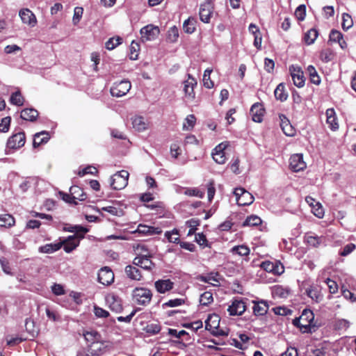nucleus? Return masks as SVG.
<instances>
[{"instance_id":"26","label":"nucleus","mask_w":356,"mask_h":356,"mask_svg":"<svg viewBox=\"0 0 356 356\" xmlns=\"http://www.w3.org/2000/svg\"><path fill=\"white\" fill-rule=\"evenodd\" d=\"M327 124L332 130H337L339 128L335 111L333 108H328L326 111Z\"/></svg>"},{"instance_id":"41","label":"nucleus","mask_w":356,"mask_h":356,"mask_svg":"<svg viewBox=\"0 0 356 356\" xmlns=\"http://www.w3.org/2000/svg\"><path fill=\"white\" fill-rule=\"evenodd\" d=\"M178 38L179 30L175 26H174L168 30L167 40L170 42H175L177 40Z\"/></svg>"},{"instance_id":"11","label":"nucleus","mask_w":356,"mask_h":356,"mask_svg":"<svg viewBox=\"0 0 356 356\" xmlns=\"http://www.w3.org/2000/svg\"><path fill=\"white\" fill-rule=\"evenodd\" d=\"M25 134L24 132H19L10 136L7 142V147L10 149H18L24 146L25 143Z\"/></svg>"},{"instance_id":"30","label":"nucleus","mask_w":356,"mask_h":356,"mask_svg":"<svg viewBox=\"0 0 356 356\" xmlns=\"http://www.w3.org/2000/svg\"><path fill=\"white\" fill-rule=\"evenodd\" d=\"M230 252L232 254H237L241 257H248L250 254V248L245 245L234 246L231 250Z\"/></svg>"},{"instance_id":"12","label":"nucleus","mask_w":356,"mask_h":356,"mask_svg":"<svg viewBox=\"0 0 356 356\" xmlns=\"http://www.w3.org/2000/svg\"><path fill=\"white\" fill-rule=\"evenodd\" d=\"M213 5L211 1L208 0L200 5V18L204 23H209L213 13Z\"/></svg>"},{"instance_id":"29","label":"nucleus","mask_w":356,"mask_h":356,"mask_svg":"<svg viewBox=\"0 0 356 356\" xmlns=\"http://www.w3.org/2000/svg\"><path fill=\"white\" fill-rule=\"evenodd\" d=\"M125 273L128 277L134 280H140L142 277L140 270L133 266H126Z\"/></svg>"},{"instance_id":"1","label":"nucleus","mask_w":356,"mask_h":356,"mask_svg":"<svg viewBox=\"0 0 356 356\" xmlns=\"http://www.w3.org/2000/svg\"><path fill=\"white\" fill-rule=\"evenodd\" d=\"M83 336L87 342L85 353L79 352L76 356H102L114 349L113 343L104 340L97 331H88Z\"/></svg>"},{"instance_id":"39","label":"nucleus","mask_w":356,"mask_h":356,"mask_svg":"<svg viewBox=\"0 0 356 356\" xmlns=\"http://www.w3.org/2000/svg\"><path fill=\"white\" fill-rule=\"evenodd\" d=\"M212 72V70L207 69L204 72L203 74V85L207 88L211 89L213 87V82L210 79V75Z\"/></svg>"},{"instance_id":"62","label":"nucleus","mask_w":356,"mask_h":356,"mask_svg":"<svg viewBox=\"0 0 356 356\" xmlns=\"http://www.w3.org/2000/svg\"><path fill=\"white\" fill-rule=\"evenodd\" d=\"M212 157L218 164H224L226 161L225 153H212Z\"/></svg>"},{"instance_id":"3","label":"nucleus","mask_w":356,"mask_h":356,"mask_svg":"<svg viewBox=\"0 0 356 356\" xmlns=\"http://www.w3.org/2000/svg\"><path fill=\"white\" fill-rule=\"evenodd\" d=\"M151 290L145 287H136L132 291V298L135 302L139 305H148L152 298Z\"/></svg>"},{"instance_id":"7","label":"nucleus","mask_w":356,"mask_h":356,"mask_svg":"<svg viewBox=\"0 0 356 356\" xmlns=\"http://www.w3.org/2000/svg\"><path fill=\"white\" fill-rule=\"evenodd\" d=\"M131 87V83L129 81L123 80L116 82L111 88V94L113 97H121L129 91Z\"/></svg>"},{"instance_id":"28","label":"nucleus","mask_w":356,"mask_h":356,"mask_svg":"<svg viewBox=\"0 0 356 356\" xmlns=\"http://www.w3.org/2000/svg\"><path fill=\"white\" fill-rule=\"evenodd\" d=\"M20 117L24 120L33 122L38 117V112L34 108H25L21 111Z\"/></svg>"},{"instance_id":"47","label":"nucleus","mask_w":356,"mask_h":356,"mask_svg":"<svg viewBox=\"0 0 356 356\" xmlns=\"http://www.w3.org/2000/svg\"><path fill=\"white\" fill-rule=\"evenodd\" d=\"M70 232H74L77 234V238H83L84 234L88 232V229L81 225H74L72 229H69Z\"/></svg>"},{"instance_id":"36","label":"nucleus","mask_w":356,"mask_h":356,"mask_svg":"<svg viewBox=\"0 0 356 356\" xmlns=\"http://www.w3.org/2000/svg\"><path fill=\"white\" fill-rule=\"evenodd\" d=\"M184 193L187 196L197 197L199 198H202L204 195V192L197 188H185Z\"/></svg>"},{"instance_id":"58","label":"nucleus","mask_w":356,"mask_h":356,"mask_svg":"<svg viewBox=\"0 0 356 356\" xmlns=\"http://www.w3.org/2000/svg\"><path fill=\"white\" fill-rule=\"evenodd\" d=\"M11 118L10 117H6L1 120L0 123V131L7 132L9 129Z\"/></svg>"},{"instance_id":"33","label":"nucleus","mask_w":356,"mask_h":356,"mask_svg":"<svg viewBox=\"0 0 356 356\" xmlns=\"http://www.w3.org/2000/svg\"><path fill=\"white\" fill-rule=\"evenodd\" d=\"M70 193L73 199L83 201L86 198V194L83 193V190L77 186H73L70 188Z\"/></svg>"},{"instance_id":"27","label":"nucleus","mask_w":356,"mask_h":356,"mask_svg":"<svg viewBox=\"0 0 356 356\" xmlns=\"http://www.w3.org/2000/svg\"><path fill=\"white\" fill-rule=\"evenodd\" d=\"M49 138V134L47 131H42L41 132L36 133L34 135L33 145L34 147H38L41 144L47 143Z\"/></svg>"},{"instance_id":"52","label":"nucleus","mask_w":356,"mask_h":356,"mask_svg":"<svg viewBox=\"0 0 356 356\" xmlns=\"http://www.w3.org/2000/svg\"><path fill=\"white\" fill-rule=\"evenodd\" d=\"M295 15L299 21L305 19L306 15V7L305 5H300L295 11Z\"/></svg>"},{"instance_id":"53","label":"nucleus","mask_w":356,"mask_h":356,"mask_svg":"<svg viewBox=\"0 0 356 356\" xmlns=\"http://www.w3.org/2000/svg\"><path fill=\"white\" fill-rule=\"evenodd\" d=\"M139 50V44L133 41L130 45V59L136 60L138 58V51Z\"/></svg>"},{"instance_id":"34","label":"nucleus","mask_w":356,"mask_h":356,"mask_svg":"<svg viewBox=\"0 0 356 356\" xmlns=\"http://www.w3.org/2000/svg\"><path fill=\"white\" fill-rule=\"evenodd\" d=\"M274 95L277 100L284 102L286 100L288 97V93L284 90V86L283 83H280L275 90Z\"/></svg>"},{"instance_id":"19","label":"nucleus","mask_w":356,"mask_h":356,"mask_svg":"<svg viewBox=\"0 0 356 356\" xmlns=\"http://www.w3.org/2000/svg\"><path fill=\"white\" fill-rule=\"evenodd\" d=\"M245 302L242 300L236 299L232 302V305L229 306L227 310L232 316H240L245 311Z\"/></svg>"},{"instance_id":"49","label":"nucleus","mask_w":356,"mask_h":356,"mask_svg":"<svg viewBox=\"0 0 356 356\" xmlns=\"http://www.w3.org/2000/svg\"><path fill=\"white\" fill-rule=\"evenodd\" d=\"M325 211L321 203L316 202L313 204V215L318 218H322L324 216Z\"/></svg>"},{"instance_id":"17","label":"nucleus","mask_w":356,"mask_h":356,"mask_svg":"<svg viewBox=\"0 0 356 356\" xmlns=\"http://www.w3.org/2000/svg\"><path fill=\"white\" fill-rule=\"evenodd\" d=\"M134 264L145 270H152L154 266L153 262L149 259V254L138 255L134 258Z\"/></svg>"},{"instance_id":"6","label":"nucleus","mask_w":356,"mask_h":356,"mask_svg":"<svg viewBox=\"0 0 356 356\" xmlns=\"http://www.w3.org/2000/svg\"><path fill=\"white\" fill-rule=\"evenodd\" d=\"M141 40L143 42L154 40L160 33L157 26L148 24L140 29Z\"/></svg>"},{"instance_id":"54","label":"nucleus","mask_w":356,"mask_h":356,"mask_svg":"<svg viewBox=\"0 0 356 356\" xmlns=\"http://www.w3.org/2000/svg\"><path fill=\"white\" fill-rule=\"evenodd\" d=\"M165 235L171 243H178L179 241L178 231L175 229L172 232H167Z\"/></svg>"},{"instance_id":"60","label":"nucleus","mask_w":356,"mask_h":356,"mask_svg":"<svg viewBox=\"0 0 356 356\" xmlns=\"http://www.w3.org/2000/svg\"><path fill=\"white\" fill-rule=\"evenodd\" d=\"M355 248L356 246L354 243H348L343 247L339 254L341 256L346 257L350 254L355 249Z\"/></svg>"},{"instance_id":"51","label":"nucleus","mask_w":356,"mask_h":356,"mask_svg":"<svg viewBox=\"0 0 356 356\" xmlns=\"http://www.w3.org/2000/svg\"><path fill=\"white\" fill-rule=\"evenodd\" d=\"M36 177H29L19 185V188L23 192H26L32 184L36 183Z\"/></svg>"},{"instance_id":"38","label":"nucleus","mask_w":356,"mask_h":356,"mask_svg":"<svg viewBox=\"0 0 356 356\" xmlns=\"http://www.w3.org/2000/svg\"><path fill=\"white\" fill-rule=\"evenodd\" d=\"M261 218L256 216L252 215L245 219V220L243 222V226H258L261 224Z\"/></svg>"},{"instance_id":"24","label":"nucleus","mask_w":356,"mask_h":356,"mask_svg":"<svg viewBox=\"0 0 356 356\" xmlns=\"http://www.w3.org/2000/svg\"><path fill=\"white\" fill-rule=\"evenodd\" d=\"M161 232V229L159 227H154L145 225H138L137 229L133 233H138L143 235L159 234Z\"/></svg>"},{"instance_id":"2","label":"nucleus","mask_w":356,"mask_h":356,"mask_svg":"<svg viewBox=\"0 0 356 356\" xmlns=\"http://www.w3.org/2000/svg\"><path fill=\"white\" fill-rule=\"evenodd\" d=\"M293 324L299 328L302 333H309L312 331V310L305 309L300 317L293 320Z\"/></svg>"},{"instance_id":"16","label":"nucleus","mask_w":356,"mask_h":356,"mask_svg":"<svg viewBox=\"0 0 356 356\" xmlns=\"http://www.w3.org/2000/svg\"><path fill=\"white\" fill-rule=\"evenodd\" d=\"M19 15L24 24L33 27L37 24V19L35 15L28 8L22 9Z\"/></svg>"},{"instance_id":"59","label":"nucleus","mask_w":356,"mask_h":356,"mask_svg":"<svg viewBox=\"0 0 356 356\" xmlns=\"http://www.w3.org/2000/svg\"><path fill=\"white\" fill-rule=\"evenodd\" d=\"M184 303V300L181 298H175L173 300H170L169 301L165 302L163 306L168 307H175L177 306H180Z\"/></svg>"},{"instance_id":"14","label":"nucleus","mask_w":356,"mask_h":356,"mask_svg":"<svg viewBox=\"0 0 356 356\" xmlns=\"http://www.w3.org/2000/svg\"><path fill=\"white\" fill-rule=\"evenodd\" d=\"M79 243L80 239L76 235L70 236L60 242V243H62V246H63V250L67 253H70L75 250L79 246Z\"/></svg>"},{"instance_id":"20","label":"nucleus","mask_w":356,"mask_h":356,"mask_svg":"<svg viewBox=\"0 0 356 356\" xmlns=\"http://www.w3.org/2000/svg\"><path fill=\"white\" fill-rule=\"evenodd\" d=\"M184 84L186 97L190 99H193L195 98L194 87L197 85L196 80L188 74V79L184 82Z\"/></svg>"},{"instance_id":"42","label":"nucleus","mask_w":356,"mask_h":356,"mask_svg":"<svg viewBox=\"0 0 356 356\" xmlns=\"http://www.w3.org/2000/svg\"><path fill=\"white\" fill-rule=\"evenodd\" d=\"M10 102L12 104L22 106L24 104V97L19 92H15L12 94Z\"/></svg>"},{"instance_id":"50","label":"nucleus","mask_w":356,"mask_h":356,"mask_svg":"<svg viewBox=\"0 0 356 356\" xmlns=\"http://www.w3.org/2000/svg\"><path fill=\"white\" fill-rule=\"evenodd\" d=\"M183 29L187 33H193L195 29L194 21L190 19L185 20L183 24Z\"/></svg>"},{"instance_id":"46","label":"nucleus","mask_w":356,"mask_h":356,"mask_svg":"<svg viewBox=\"0 0 356 356\" xmlns=\"http://www.w3.org/2000/svg\"><path fill=\"white\" fill-rule=\"evenodd\" d=\"M196 118L194 115H189L185 119V122L183 124L184 130H191L193 129L195 124Z\"/></svg>"},{"instance_id":"37","label":"nucleus","mask_w":356,"mask_h":356,"mask_svg":"<svg viewBox=\"0 0 356 356\" xmlns=\"http://www.w3.org/2000/svg\"><path fill=\"white\" fill-rule=\"evenodd\" d=\"M122 42V38L120 36L111 38L105 44L108 50H113Z\"/></svg>"},{"instance_id":"18","label":"nucleus","mask_w":356,"mask_h":356,"mask_svg":"<svg viewBox=\"0 0 356 356\" xmlns=\"http://www.w3.org/2000/svg\"><path fill=\"white\" fill-rule=\"evenodd\" d=\"M252 120L255 122H261L264 115V108L260 103L254 104L250 111Z\"/></svg>"},{"instance_id":"56","label":"nucleus","mask_w":356,"mask_h":356,"mask_svg":"<svg viewBox=\"0 0 356 356\" xmlns=\"http://www.w3.org/2000/svg\"><path fill=\"white\" fill-rule=\"evenodd\" d=\"M102 210L110 213L113 216H120L122 215V211L121 209L112 206L102 207Z\"/></svg>"},{"instance_id":"13","label":"nucleus","mask_w":356,"mask_h":356,"mask_svg":"<svg viewBox=\"0 0 356 356\" xmlns=\"http://www.w3.org/2000/svg\"><path fill=\"white\" fill-rule=\"evenodd\" d=\"M106 302L111 310L117 313L120 312L122 309L121 299L114 293H108L106 296Z\"/></svg>"},{"instance_id":"45","label":"nucleus","mask_w":356,"mask_h":356,"mask_svg":"<svg viewBox=\"0 0 356 356\" xmlns=\"http://www.w3.org/2000/svg\"><path fill=\"white\" fill-rule=\"evenodd\" d=\"M334 53L333 51L330 49H324L321 52L320 58L322 61L325 63H327L329 61H331L334 58Z\"/></svg>"},{"instance_id":"4","label":"nucleus","mask_w":356,"mask_h":356,"mask_svg":"<svg viewBox=\"0 0 356 356\" xmlns=\"http://www.w3.org/2000/svg\"><path fill=\"white\" fill-rule=\"evenodd\" d=\"M129 172L127 170H121L116 172L111 177V186L114 190H121L128 184Z\"/></svg>"},{"instance_id":"43","label":"nucleus","mask_w":356,"mask_h":356,"mask_svg":"<svg viewBox=\"0 0 356 356\" xmlns=\"http://www.w3.org/2000/svg\"><path fill=\"white\" fill-rule=\"evenodd\" d=\"M144 330L152 335L158 334L161 330V326L159 324L156 323H152L147 324L146 327L144 328Z\"/></svg>"},{"instance_id":"32","label":"nucleus","mask_w":356,"mask_h":356,"mask_svg":"<svg viewBox=\"0 0 356 356\" xmlns=\"http://www.w3.org/2000/svg\"><path fill=\"white\" fill-rule=\"evenodd\" d=\"M289 289L282 286H275L273 289V296L280 298H287L289 295Z\"/></svg>"},{"instance_id":"55","label":"nucleus","mask_w":356,"mask_h":356,"mask_svg":"<svg viewBox=\"0 0 356 356\" xmlns=\"http://www.w3.org/2000/svg\"><path fill=\"white\" fill-rule=\"evenodd\" d=\"M195 241L202 248L209 247L207 239L203 233H198L195 235Z\"/></svg>"},{"instance_id":"25","label":"nucleus","mask_w":356,"mask_h":356,"mask_svg":"<svg viewBox=\"0 0 356 356\" xmlns=\"http://www.w3.org/2000/svg\"><path fill=\"white\" fill-rule=\"evenodd\" d=\"M133 128L138 131H143L148 128V122L142 116L132 118Z\"/></svg>"},{"instance_id":"57","label":"nucleus","mask_w":356,"mask_h":356,"mask_svg":"<svg viewBox=\"0 0 356 356\" xmlns=\"http://www.w3.org/2000/svg\"><path fill=\"white\" fill-rule=\"evenodd\" d=\"M325 283L328 287L329 291L331 294L335 293L338 291V285L335 281L327 278L325 281Z\"/></svg>"},{"instance_id":"21","label":"nucleus","mask_w":356,"mask_h":356,"mask_svg":"<svg viewBox=\"0 0 356 356\" xmlns=\"http://www.w3.org/2000/svg\"><path fill=\"white\" fill-rule=\"evenodd\" d=\"M154 286L159 293H165L174 287V282L170 280H159L154 282Z\"/></svg>"},{"instance_id":"35","label":"nucleus","mask_w":356,"mask_h":356,"mask_svg":"<svg viewBox=\"0 0 356 356\" xmlns=\"http://www.w3.org/2000/svg\"><path fill=\"white\" fill-rule=\"evenodd\" d=\"M15 218L10 214L0 215V226L10 227L15 225Z\"/></svg>"},{"instance_id":"9","label":"nucleus","mask_w":356,"mask_h":356,"mask_svg":"<svg viewBox=\"0 0 356 356\" xmlns=\"http://www.w3.org/2000/svg\"><path fill=\"white\" fill-rule=\"evenodd\" d=\"M219 317L218 315L213 314L209 316L207 320L206 321L205 323V327L207 330L211 331L215 335L218 336H223L227 335V334L225 333L222 330H218V326H219Z\"/></svg>"},{"instance_id":"63","label":"nucleus","mask_w":356,"mask_h":356,"mask_svg":"<svg viewBox=\"0 0 356 356\" xmlns=\"http://www.w3.org/2000/svg\"><path fill=\"white\" fill-rule=\"evenodd\" d=\"M168 334L170 336L174 337L177 338V339H180L184 335L188 334V333L185 330H180V331H177L175 329H171V328L168 329Z\"/></svg>"},{"instance_id":"31","label":"nucleus","mask_w":356,"mask_h":356,"mask_svg":"<svg viewBox=\"0 0 356 356\" xmlns=\"http://www.w3.org/2000/svg\"><path fill=\"white\" fill-rule=\"evenodd\" d=\"M62 247V243H49L39 248L40 252L52 253L58 250Z\"/></svg>"},{"instance_id":"5","label":"nucleus","mask_w":356,"mask_h":356,"mask_svg":"<svg viewBox=\"0 0 356 356\" xmlns=\"http://www.w3.org/2000/svg\"><path fill=\"white\" fill-rule=\"evenodd\" d=\"M236 203L238 206H247L254 202V196L243 188H236L234 191Z\"/></svg>"},{"instance_id":"64","label":"nucleus","mask_w":356,"mask_h":356,"mask_svg":"<svg viewBox=\"0 0 356 356\" xmlns=\"http://www.w3.org/2000/svg\"><path fill=\"white\" fill-rule=\"evenodd\" d=\"M343 35L337 30H332L330 33V40L332 42H339L342 39Z\"/></svg>"},{"instance_id":"10","label":"nucleus","mask_w":356,"mask_h":356,"mask_svg":"<svg viewBox=\"0 0 356 356\" xmlns=\"http://www.w3.org/2000/svg\"><path fill=\"white\" fill-rule=\"evenodd\" d=\"M98 280L103 285H109L114 281V273L107 266L102 268L98 273Z\"/></svg>"},{"instance_id":"44","label":"nucleus","mask_w":356,"mask_h":356,"mask_svg":"<svg viewBox=\"0 0 356 356\" xmlns=\"http://www.w3.org/2000/svg\"><path fill=\"white\" fill-rule=\"evenodd\" d=\"M342 28L343 30H348L353 25V22L351 16L348 13L342 15Z\"/></svg>"},{"instance_id":"22","label":"nucleus","mask_w":356,"mask_h":356,"mask_svg":"<svg viewBox=\"0 0 356 356\" xmlns=\"http://www.w3.org/2000/svg\"><path fill=\"white\" fill-rule=\"evenodd\" d=\"M253 313L256 316H263L266 314L268 310V304L264 300H252Z\"/></svg>"},{"instance_id":"8","label":"nucleus","mask_w":356,"mask_h":356,"mask_svg":"<svg viewBox=\"0 0 356 356\" xmlns=\"http://www.w3.org/2000/svg\"><path fill=\"white\" fill-rule=\"evenodd\" d=\"M289 72L294 85L298 88L302 87L305 85V79L300 67L292 65L289 67Z\"/></svg>"},{"instance_id":"40","label":"nucleus","mask_w":356,"mask_h":356,"mask_svg":"<svg viewBox=\"0 0 356 356\" xmlns=\"http://www.w3.org/2000/svg\"><path fill=\"white\" fill-rule=\"evenodd\" d=\"M213 300V295L210 291H205L200 298V302L202 305L207 306Z\"/></svg>"},{"instance_id":"15","label":"nucleus","mask_w":356,"mask_h":356,"mask_svg":"<svg viewBox=\"0 0 356 356\" xmlns=\"http://www.w3.org/2000/svg\"><path fill=\"white\" fill-rule=\"evenodd\" d=\"M289 166L295 172H299L306 168V163L303 161L302 155L296 154L291 156Z\"/></svg>"},{"instance_id":"23","label":"nucleus","mask_w":356,"mask_h":356,"mask_svg":"<svg viewBox=\"0 0 356 356\" xmlns=\"http://www.w3.org/2000/svg\"><path fill=\"white\" fill-rule=\"evenodd\" d=\"M280 127L284 134L287 136H293L296 134V129L290 123V121L284 115H280Z\"/></svg>"},{"instance_id":"48","label":"nucleus","mask_w":356,"mask_h":356,"mask_svg":"<svg viewBox=\"0 0 356 356\" xmlns=\"http://www.w3.org/2000/svg\"><path fill=\"white\" fill-rule=\"evenodd\" d=\"M83 13V9L81 7H76L74 10V15L72 22L74 25H76L81 20Z\"/></svg>"},{"instance_id":"61","label":"nucleus","mask_w":356,"mask_h":356,"mask_svg":"<svg viewBox=\"0 0 356 356\" xmlns=\"http://www.w3.org/2000/svg\"><path fill=\"white\" fill-rule=\"evenodd\" d=\"M257 33L254 35V46L257 49H261V42H262V36L259 30L255 31Z\"/></svg>"}]
</instances>
